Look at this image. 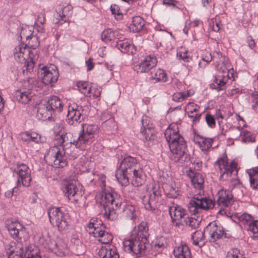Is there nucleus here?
<instances>
[{
  "mask_svg": "<svg viewBox=\"0 0 258 258\" xmlns=\"http://www.w3.org/2000/svg\"><path fill=\"white\" fill-rule=\"evenodd\" d=\"M37 82L33 78H29L24 81L22 89L17 90L14 95L15 98L22 104H27L35 95Z\"/></svg>",
  "mask_w": 258,
  "mask_h": 258,
  "instance_id": "7",
  "label": "nucleus"
},
{
  "mask_svg": "<svg viewBox=\"0 0 258 258\" xmlns=\"http://www.w3.org/2000/svg\"><path fill=\"white\" fill-rule=\"evenodd\" d=\"M45 20V17L43 14H40L38 16L37 20L35 21V24L36 25H38V24L43 25Z\"/></svg>",
  "mask_w": 258,
  "mask_h": 258,
  "instance_id": "59",
  "label": "nucleus"
},
{
  "mask_svg": "<svg viewBox=\"0 0 258 258\" xmlns=\"http://www.w3.org/2000/svg\"><path fill=\"white\" fill-rule=\"evenodd\" d=\"M145 58L139 64H137L135 66V70L138 73H143L145 72Z\"/></svg>",
  "mask_w": 258,
  "mask_h": 258,
  "instance_id": "54",
  "label": "nucleus"
},
{
  "mask_svg": "<svg viewBox=\"0 0 258 258\" xmlns=\"http://www.w3.org/2000/svg\"><path fill=\"white\" fill-rule=\"evenodd\" d=\"M117 46L123 53L133 54L134 52V45L127 41H119L117 43Z\"/></svg>",
  "mask_w": 258,
  "mask_h": 258,
  "instance_id": "32",
  "label": "nucleus"
},
{
  "mask_svg": "<svg viewBox=\"0 0 258 258\" xmlns=\"http://www.w3.org/2000/svg\"><path fill=\"white\" fill-rule=\"evenodd\" d=\"M156 194L155 192L153 195L150 194L149 196L148 203L146 204V210L151 211L153 213L157 215L159 211L157 209V205L156 202Z\"/></svg>",
  "mask_w": 258,
  "mask_h": 258,
  "instance_id": "29",
  "label": "nucleus"
},
{
  "mask_svg": "<svg viewBox=\"0 0 258 258\" xmlns=\"http://www.w3.org/2000/svg\"><path fill=\"white\" fill-rule=\"evenodd\" d=\"M84 111L83 107L73 103L69 106L67 116L68 123L72 125L76 126L83 119L82 114Z\"/></svg>",
  "mask_w": 258,
  "mask_h": 258,
  "instance_id": "13",
  "label": "nucleus"
},
{
  "mask_svg": "<svg viewBox=\"0 0 258 258\" xmlns=\"http://www.w3.org/2000/svg\"><path fill=\"white\" fill-rule=\"evenodd\" d=\"M17 174L19 175L23 185L29 186L30 185L32 178L30 175V170L27 165L22 164L17 167L15 170Z\"/></svg>",
  "mask_w": 258,
  "mask_h": 258,
  "instance_id": "17",
  "label": "nucleus"
},
{
  "mask_svg": "<svg viewBox=\"0 0 258 258\" xmlns=\"http://www.w3.org/2000/svg\"><path fill=\"white\" fill-rule=\"evenodd\" d=\"M216 68L220 73H222L224 74H226L229 70V69L226 68L224 62L222 64L221 63H217L216 65Z\"/></svg>",
  "mask_w": 258,
  "mask_h": 258,
  "instance_id": "56",
  "label": "nucleus"
},
{
  "mask_svg": "<svg viewBox=\"0 0 258 258\" xmlns=\"http://www.w3.org/2000/svg\"><path fill=\"white\" fill-rule=\"evenodd\" d=\"M99 238H100L99 239V241L102 243L108 244L112 241L113 239V236L110 233L106 232L104 230V233L102 234V235H100Z\"/></svg>",
  "mask_w": 258,
  "mask_h": 258,
  "instance_id": "41",
  "label": "nucleus"
},
{
  "mask_svg": "<svg viewBox=\"0 0 258 258\" xmlns=\"http://www.w3.org/2000/svg\"><path fill=\"white\" fill-rule=\"evenodd\" d=\"M30 32L31 31L27 27H24L21 25H20L17 28V34L19 35L20 40H22L23 38L26 39V36L30 35Z\"/></svg>",
  "mask_w": 258,
  "mask_h": 258,
  "instance_id": "37",
  "label": "nucleus"
},
{
  "mask_svg": "<svg viewBox=\"0 0 258 258\" xmlns=\"http://www.w3.org/2000/svg\"><path fill=\"white\" fill-rule=\"evenodd\" d=\"M21 246H22L21 243H16V242L14 241H12L9 243L5 244V248L7 255L9 256V255L12 254L15 251V250H17L18 248H20Z\"/></svg>",
  "mask_w": 258,
  "mask_h": 258,
  "instance_id": "33",
  "label": "nucleus"
},
{
  "mask_svg": "<svg viewBox=\"0 0 258 258\" xmlns=\"http://www.w3.org/2000/svg\"><path fill=\"white\" fill-rule=\"evenodd\" d=\"M176 258H191V253L188 246L186 244H181L176 246L173 251Z\"/></svg>",
  "mask_w": 258,
  "mask_h": 258,
  "instance_id": "23",
  "label": "nucleus"
},
{
  "mask_svg": "<svg viewBox=\"0 0 258 258\" xmlns=\"http://www.w3.org/2000/svg\"><path fill=\"white\" fill-rule=\"evenodd\" d=\"M187 175L191 179V182L195 188L199 189L203 188L204 179L201 174L195 172L193 170L189 169Z\"/></svg>",
  "mask_w": 258,
  "mask_h": 258,
  "instance_id": "21",
  "label": "nucleus"
},
{
  "mask_svg": "<svg viewBox=\"0 0 258 258\" xmlns=\"http://www.w3.org/2000/svg\"><path fill=\"white\" fill-rule=\"evenodd\" d=\"M137 160L131 156L124 158L117 168L115 177L118 182L124 186L129 183V179L133 178L132 184L136 186H141L145 183V174L143 169H136Z\"/></svg>",
  "mask_w": 258,
  "mask_h": 258,
  "instance_id": "1",
  "label": "nucleus"
},
{
  "mask_svg": "<svg viewBox=\"0 0 258 258\" xmlns=\"http://www.w3.org/2000/svg\"><path fill=\"white\" fill-rule=\"evenodd\" d=\"M218 165L222 174L220 178L223 180H226L232 175L233 172L236 170L237 163L232 161L229 164L227 155L224 154L223 156L218 159L215 163V165Z\"/></svg>",
  "mask_w": 258,
  "mask_h": 258,
  "instance_id": "12",
  "label": "nucleus"
},
{
  "mask_svg": "<svg viewBox=\"0 0 258 258\" xmlns=\"http://www.w3.org/2000/svg\"><path fill=\"white\" fill-rule=\"evenodd\" d=\"M157 59L155 57H152L151 55L146 56V71L147 70L152 69L157 64ZM148 79L152 83H155L160 81L166 82V74L163 70L153 69L150 72H147Z\"/></svg>",
  "mask_w": 258,
  "mask_h": 258,
  "instance_id": "10",
  "label": "nucleus"
},
{
  "mask_svg": "<svg viewBox=\"0 0 258 258\" xmlns=\"http://www.w3.org/2000/svg\"><path fill=\"white\" fill-rule=\"evenodd\" d=\"M218 205L222 207H228L232 202L233 196L230 190L221 189L217 193Z\"/></svg>",
  "mask_w": 258,
  "mask_h": 258,
  "instance_id": "18",
  "label": "nucleus"
},
{
  "mask_svg": "<svg viewBox=\"0 0 258 258\" xmlns=\"http://www.w3.org/2000/svg\"><path fill=\"white\" fill-rule=\"evenodd\" d=\"M197 137H199L202 140V141H198L197 143L199 145L200 149L203 151H207L211 147L213 140L211 138H205L201 135H198Z\"/></svg>",
  "mask_w": 258,
  "mask_h": 258,
  "instance_id": "30",
  "label": "nucleus"
},
{
  "mask_svg": "<svg viewBox=\"0 0 258 258\" xmlns=\"http://www.w3.org/2000/svg\"><path fill=\"white\" fill-rule=\"evenodd\" d=\"M103 126L108 127V130L112 131L116 128V125L113 118H109L103 122Z\"/></svg>",
  "mask_w": 258,
  "mask_h": 258,
  "instance_id": "49",
  "label": "nucleus"
},
{
  "mask_svg": "<svg viewBox=\"0 0 258 258\" xmlns=\"http://www.w3.org/2000/svg\"><path fill=\"white\" fill-rule=\"evenodd\" d=\"M246 172L249 176L251 187L258 189V166L247 169Z\"/></svg>",
  "mask_w": 258,
  "mask_h": 258,
  "instance_id": "25",
  "label": "nucleus"
},
{
  "mask_svg": "<svg viewBox=\"0 0 258 258\" xmlns=\"http://www.w3.org/2000/svg\"><path fill=\"white\" fill-rule=\"evenodd\" d=\"M239 135H242V140L244 142H254L255 141L254 138L253 137L251 133L248 131L241 132Z\"/></svg>",
  "mask_w": 258,
  "mask_h": 258,
  "instance_id": "44",
  "label": "nucleus"
},
{
  "mask_svg": "<svg viewBox=\"0 0 258 258\" xmlns=\"http://www.w3.org/2000/svg\"><path fill=\"white\" fill-rule=\"evenodd\" d=\"M207 232H204L201 230H197L191 236L192 243L195 245H199L200 247L203 246L205 244V234Z\"/></svg>",
  "mask_w": 258,
  "mask_h": 258,
  "instance_id": "28",
  "label": "nucleus"
},
{
  "mask_svg": "<svg viewBox=\"0 0 258 258\" xmlns=\"http://www.w3.org/2000/svg\"><path fill=\"white\" fill-rule=\"evenodd\" d=\"M133 25L135 27V30L137 32H140L142 30L143 27L145 24L143 19L140 16L134 17L133 18Z\"/></svg>",
  "mask_w": 258,
  "mask_h": 258,
  "instance_id": "35",
  "label": "nucleus"
},
{
  "mask_svg": "<svg viewBox=\"0 0 258 258\" xmlns=\"http://www.w3.org/2000/svg\"><path fill=\"white\" fill-rule=\"evenodd\" d=\"M46 104L53 113L54 111L60 112L63 108L62 102L57 97L55 96L50 98Z\"/></svg>",
  "mask_w": 258,
  "mask_h": 258,
  "instance_id": "26",
  "label": "nucleus"
},
{
  "mask_svg": "<svg viewBox=\"0 0 258 258\" xmlns=\"http://www.w3.org/2000/svg\"><path fill=\"white\" fill-rule=\"evenodd\" d=\"M25 250L21 246L12 254L9 255L8 258H25Z\"/></svg>",
  "mask_w": 258,
  "mask_h": 258,
  "instance_id": "43",
  "label": "nucleus"
},
{
  "mask_svg": "<svg viewBox=\"0 0 258 258\" xmlns=\"http://www.w3.org/2000/svg\"><path fill=\"white\" fill-rule=\"evenodd\" d=\"M41 78L42 82L45 85H49L56 82L59 77L58 71L55 66L50 67H43L40 69Z\"/></svg>",
  "mask_w": 258,
  "mask_h": 258,
  "instance_id": "14",
  "label": "nucleus"
},
{
  "mask_svg": "<svg viewBox=\"0 0 258 258\" xmlns=\"http://www.w3.org/2000/svg\"><path fill=\"white\" fill-rule=\"evenodd\" d=\"M157 137L155 135L154 131L150 127H146V141H148V146L151 147L153 145L156 140Z\"/></svg>",
  "mask_w": 258,
  "mask_h": 258,
  "instance_id": "36",
  "label": "nucleus"
},
{
  "mask_svg": "<svg viewBox=\"0 0 258 258\" xmlns=\"http://www.w3.org/2000/svg\"><path fill=\"white\" fill-rule=\"evenodd\" d=\"M153 244H154V249H155V251H157V254L159 253L160 249L164 247V244L161 243L158 240L153 241Z\"/></svg>",
  "mask_w": 258,
  "mask_h": 258,
  "instance_id": "57",
  "label": "nucleus"
},
{
  "mask_svg": "<svg viewBox=\"0 0 258 258\" xmlns=\"http://www.w3.org/2000/svg\"><path fill=\"white\" fill-rule=\"evenodd\" d=\"M239 219L244 224L250 223L253 221L252 219V217L250 215L247 214L246 213H244L240 215L239 217Z\"/></svg>",
  "mask_w": 258,
  "mask_h": 258,
  "instance_id": "51",
  "label": "nucleus"
},
{
  "mask_svg": "<svg viewBox=\"0 0 258 258\" xmlns=\"http://www.w3.org/2000/svg\"><path fill=\"white\" fill-rule=\"evenodd\" d=\"M174 3H177L174 0H163V4L164 5L170 6H172L173 7H175V5L174 4Z\"/></svg>",
  "mask_w": 258,
  "mask_h": 258,
  "instance_id": "64",
  "label": "nucleus"
},
{
  "mask_svg": "<svg viewBox=\"0 0 258 258\" xmlns=\"http://www.w3.org/2000/svg\"><path fill=\"white\" fill-rule=\"evenodd\" d=\"M116 32L111 29L104 30L101 34V40L104 42L110 41L115 37Z\"/></svg>",
  "mask_w": 258,
  "mask_h": 258,
  "instance_id": "34",
  "label": "nucleus"
},
{
  "mask_svg": "<svg viewBox=\"0 0 258 258\" xmlns=\"http://www.w3.org/2000/svg\"><path fill=\"white\" fill-rule=\"evenodd\" d=\"M215 202L212 200L203 197L201 195H195L188 204L189 212L194 215L195 217H186L184 220L186 225L194 229L198 228L201 224L202 217L196 215L204 210H207L213 208Z\"/></svg>",
  "mask_w": 258,
  "mask_h": 258,
  "instance_id": "3",
  "label": "nucleus"
},
{
  "mask_svg": "<svg viewBox=\"0 0 258 258\" xmlns=\"http://www.w3.org/2000/svg\"><path fill=\"white\" fill-rule=\"evenodd\" d=\"M188 92H177L172 95V99L175 102H182L189 96Z\"/></svg>",
  "mask_w": 258,
  "mask_h": 258,
  "instance_id": "40",
  "label": "nucleus"
},
{
  "mask_svg": "<svg viewBox=\"0 0 258 258\" xmlns=\"http://www.w3.org/2000/svg\"><path fill=\"white\" fill-rule=\"evenodd\" d=\"M204 232H207V234H209L211 242H215L222 237L225 238L232 237V235L229 231H225L222 226L217 225L215 222L210 223L204 228Z\"/></svg>",
  "mask_w": 258,
  "mask_h": 258,
  "instance_id": "11",
  "label": "nucleus"
},
{
  "mask_svg": "<svg viewBox=\"0 0 258 258\" xmlns=\"http://www.w3.org/2000/svg\"><path fill=\"white\" fill-rule=\"evenodd\" d=\"M215 59H218V60L216 61V63H223L225 60V57L223 56L222 54L220 51H216L214 53L213 56V59L215 60Z\"/></svg>",
  "mask_w": 258,
  "mask_h": 258,
  "instance_id": "52",
  "label": "nucleus"
},
{
  "mask_svg": "<svg viewBox=\"0 0 258 258\" xmlns=\"http://www.w3.org/2000/svg\"><path fill=\"white\" fill-rule=\"evenodd\" d=\"M205 120L208 125L211 128H214L216 125L215 119L213 115L207 113L205 115Z\"/></svg>",
  "mask_w": 258,
  "mask_h": 258,
  "instance_id": "48",
  "label": "nucleus"
},
{
  "mask_svg": "<svg viewBox=\"0 0 258 258\" xmlns=\"http://www.w3.org/2000/svg\"><path fill=\"white\" fill-rule=\"evenodd\" d=\"M77 246H78L79 247H77L76 254L79 255L83 254L84 253L83 245L82 244H80V245H77Z\"/></svg>",
  "mask_w": 258,
  "mask_h": 258,
  "instance_id": "63",
  "label": "nucleus"
},
{
  "mask_svg": "<svg viewBox=\"0 0 258 258\" xmlns=\"http://www.w3.org/2000/svg\"><path fill=\"white\" fill-rule=\"evenodd\" d=\"M6 227L12 237L15 239H25L28 237L26 228L19 222L7 224Z\"/></svg>",
  "mask_w": 258,
  "mask_h": 258,
  "instance_id": "15",
  "label": "nucleus"
},
{
  "mask_svg": "<svg viewBox=\"0 0 258 258\" xmlns=\"http://www.w3.org/2000/svg\"><path fill=\"white\" fill-rule=\"evenodd\" d=\"M251 102L253 103L252 107L254 108L258 104V94H252L251 96Z\"/></svg>",
  "mask_w": 258,
  "mask_h": 258,
  "instance_id": "61",
  "label": "nucleus"
},
{
  "mask_svg": "<svg viewBox=\"0 0 258 258\" xmlns=\"http://www.w3.org/2000/svg\"><path fill=\"white\" fill-rule=\"evenodd\" d=\"M177 55L179 57V59L183 60L184 61L188 62L189 59H190L188 56H187L186 52L177 53Z\"/></svg>",
  "mask_w": 258,
  "mask_h": 258,
  "instance_id": "58",
  "label": "nucleus"
},
{
  "mask_svg": "<svg viewBox=\"0 0 258 258\" xmlns=\"http://www.w3.org/2000/svg\"><path fill=\"white\" fill-rule=\"evenodd\" d=\"M47 215L50 224L53 227L57 228L61 231L67 229L69 226V215L60 208L53 207L47 210Z\"/></svg>",
  "mask_w": 258,
  "mask_h": 258,
  "instance_id": "6",
  "label": "nucleus"
},
{
  "mask_svg": "<svg viewBox=\"0 0 258 258\" xmlns=\"http://www.w3.org/2000/svg\"><path fill=\"white\" fill-rule=\"evenodd\" d=\"M66 133L56 136L55 140H58V146L54 147L55 152L54 166L56 168H63L68 164V157L64 148L63 144L66 142Z\"/></svg>",
  "mask_w": 258,
  "mask_h": 258,
  "instance_id": "9",
  "label": "nucleus"
},
{
  "mask_svg": "<svg viewBox=\"0 0 258 258\" xmlns=\"http://www.w3.org/2000/svg\"><path fill=\"white\" fill-rule=\"evenodd\" d=\"M247 41L248 43V46L251 49H253L255 46V43L254 42V40L251 37V36H249L247 37Z\"/></svg>",
  "mask_w": 258,
  "mask_h": 258,
  "instance_id": "62",
  "label": "nucleus"
},
{
  "mask_svg": "<svg viewBox=\"0 0 258 258\" xmlns=\"http://www.w3.org/2000/svg\"><path fill=\"white\" fill-rule=\"evenodd\" d=\"M98 255L100 258H119L116 247L110 244L102 246Z\"/></svg>",
  "mask_w": 258,
  "mask_h": 258,
  "instance_id": "20",
  "label": "nucleus"
},
{
  "mask_svg": "<svg viewBox=\"0 0 258 258\" xmlns=\"http://www.w3.org/2000/svg\"><path fill=\"white\" fill-rule=\"evenodd\" d=\"M30 54L29 49L24 46V44H21L16 47L14 51L15 59L21 63H25L30 56Z\"/></svg>",
  "mask_w": 258,
  "mask_h": 258,
  "instance_id": "19",
  "label": "nucleus"
},
{
  "mask_svg": "<svg viewBox=\"0 0 258 258\" xmlns=\"http://www.w3.org/2000/svg\"><path fill=\"white\" fill-rule=\"evenodd\" d=\"M25 258H41L40 255L38 254L37 251L32 250L29 248L25 249Z\"/></svg>",
  "mask_w": 258,
  "mask_h": 258,
  "instance_id": "47",
  "label": "nucleus"
},
{
  "mask_svg": "<svg viewBox=\"0 0 258 258\" xmlns=\"http://www.w3.org/2000/svg\"><path fill=\"white\" fill-rule=\"evenodd\" d=\"M156 255L157 251H155L154 249V244H153V241L151 243L149 242L147 236L146 235V255Z\"/></svg>",
  "mask_w": 258,
  "mask_h": 258,
  "instance_id": "42",
  "label": "nucleus"
},
{
  "mask_svg": "<svg viewBox=\"0 0 258 258\" xmlns=\"http://www.w3.org/2000/svg\"><path fill=\"white\" fill-rule=\"evenodd\" d=\"M110 11L113 15H114L116 19H121L122 14L119 12L120 9L118 5L116 4L112 5L110 6Z\"/></svg>",
  "mask_w": 258,
  "mask_h": 258,
  "instance_id": "46",
  "label": "nucleus"
},
{
  "mask_svg": "<svg viewBox=\"0 0 258 258\" xmlns=\"http://www.w3.org/2000/svg\"><path fill=\"white\" fill-rule=\"evenodd\" d=\"M226 258H245L243 254L240 253L239 249L233 248L229 250L226 256Z\"/></svg>",
  "mask_w": 258,
  "mask_h": 258,
  "instance_id": "39",
  "label": "nucleus"
},
{
  "mask_svg": "<svg viewBox=\"0 0 258 258\" xmlns=\"http://www.w3.org/2000/svg\"><path fill=\"white\" fill-rule=\"evenodd\" d=\"M247 230L253 233V237L258 238V220L249 223Z\"/></svg>",
  "mask_w": 258,
  "mask_h": 258,
  "instance_id": "38",
  "label": "nucleus"
},
{
  "mask_svg": "<svg viewBox=\"0 0 258 258\" xmlns=\"http://www.w3.org/2000/svg\"><path fill=\"white\" fill-rule=\"evenodd\" d=\"M145 223L141 222L135 229V236L123 241V250L127 254L140 257L145 250Z\"/></svg>",
  "mask_w": 258,
  "mask_h": 258,
  "instance_id": "4",
  "label": "nucleus"
},
{
  "mask_svg": "<svg viewBox=\"0 0 258 258\" xmlns=\"http://www.w3.org/2000/svg\"><path fill=\"white\" fill-rule=\"evenodd\" d=\"M61 189L64 195L67 197L69 200L71 198L74 197V200L77 201L78 199H76L78 196L77 186L72 183H67L64 184L62 187Z\"/></svg>",
  "mask_w": 258,
  "mask_h": 258,
  "instance_id": "24",
  "label": "nucleus"
},
{
  "mask_svg": "<svg viewBox=\"0 0 258 258\" xmlns=\"http://www.w3.org/2000/svg\"><path fill=\"white\" fill-rule=\"evenodd\" d=\"M168 188V194L169 196L172 198H176L179 194V190L172 185L169 186Z\"/></svg>",
  "mask_w": 258,
  "mask_h": 258,
  "instance_id": "53",
  "label": "nucleus"
},
{
  "mask_svg": "<svg viewBox=\"0 0 258 258\" xmlns=\"http://www.w3.org/2000/svg\"><path fill=\"white\" fill-rule=\"evenodd\" d=\"M168 206V211L172 222L180 221L187 215L186 210L181 206L172 203Z\"/></svg>",
  "mask_w": 258,
  "mask_h": 258,
  "instance_id": "16",
  "label": "nucleus"
},
{
  "mask_svg": "<svg viewBox=\"0 0 258 258\" xmlns=\"http://www.w3.org/2000/svg\"><path fill=\"white\" fill-rule=\"evenodd\" d=\"M117 197V194L112 191L104 190L102 192L100 204L104 210L103 215L107 219L113 220L117 217L115 209L121 206L120 199Z\"/></svg>",
  "mask_w": 258,
  "mask_h": 258,
  "instance_id": "5",
  "label": "nucleus"
},
{
  "mask_svg": "<svg viewBox=\"0 0 258 258\" xmlns=\"http://www.w3.org/2000/svg\"><path fill=\"white\" fill-rule=\"evenodd\" d=\"M93 221L90 222L88 226V228L89 230L92 229V228H98L100 227H105L103 226V223L101 220H92Z\"/></svg>",
  "mask_w": 258,
  "mask_h": 258,
  "instance_id": "50",
  "label": "nucleus"
},
{
  "mask_svg": "<svg viewBox=\"0 0 258 258\" xmlns=\"http://www.w3.org/2000/svg\"><path fill=\"white\" fill-rule=\"evenodd\" d=\"M105 228V227H100L98 228H92V229L89 230L88 229V231L90 234H93L94 237H99L100 235H102L104 233V230L103 229Z\"/></svg>",
  "mask_w": 258,
  "mask_h": 258,
  "instance_id": "45",
  "label": "nucleus"
},
{
  "mask_svg": "<svg viewBox=\"0 0 258 258\" xmlns=\"http://www.w3.org/2000/svg\"><path fill=\"white\" fill-rule=\"evenodd\" d=\"M82 130L80 132L79 136L76 141H74L73 144L78 148L82 149L92 141L94 135L99 130L98 126L94 124H82Z\"/></svg>",
  "mask_w": 258,
  "mask_h": 258,
  "instance_id": "8",
  "label": "nucleus"
},
{
  "mask_svg": "<svg viewBox=\"0 0 258 258\" xmlns=\"http://www.w3.org/2000/svg\"><path fill=\"white\" fill-rule=\"evenodd\" d=\"M227 79L225 76H218L215 77L214 80V84L210 85V88L212 89H215L218 91L220 90H223L226 89V84L227 82Z\"/></svg>",
  "mask_w": 258,
  "mask_h": 258,
  "instance_id": "27",
  "label": "nucleus"
},
{
  "mask_svg": "<svg viewBox=\"0 0 258 258\" xmlns=\"http://www.w3.org/2000/svg\"><path fill=\"white\" fill-rule=\"evenodd\" d=\"M93 59L89 58L87 61H86V64L87 67V71H90L94 67V64L92 61Z\"/></svg>",
  "mask_w": 258,
  "mask_h": 258,
  "instance_id": "60",
  "label": "nucleus"
},
{
  "mask_svg": "<svg viewBox=\"0 0 258 258\" xmlns=\"http://www.w3.org/2000/svg\"><path fill=\"white\" fill-rule=\"evenodd\" d=\"M26 40L28 42L24 44V46L29 49V48L35 49L39 45L40 42L38 37L36 35H32V34H30V35L26 36Z\"/></svg>",
  "mask_w": 258,
  "mask_h": 258,
  "instance_id": "31",
  "label": "nucleus"
},
{
  "mask_svg": "<svg viewBox=\"0 0 258 258\" xmlns=\"http://www.w3.org/2000/svg\"><path fill=\"white\" fill-rule=\"evenodd\" d=\"M164 135L171 152V160L175 162L189 163L190 156L187 153L186 144L183 138L178 134V132L171 128H167Z\"/></svg>",
  "mask_w": 258,
  "mask_h": 258,
  "instance_id": "2",
  "label": "nucleus"
},
{
  "mask_svg": "<svg viewBox=\"0 0 258 258\" xmlns=\"http://www.w3.org/2000/svg\"><path fill=\"white\" fill-rule=\"evenodd\" d=\"M29 141L35 143H38L40 141V137L38 134L36 133H29Z\"/></svg>",
  "mask_w": 258,
  "mask_h": 258,
  "instance_id": "55",
  "label": "nucleus"
},
{
  "mask_svg": "<svg viewBox=\"0 0 258 258\" xmlns=\"http://www.w3.org/2000/svg\"><path fill=\"white\" fill-rule=\"evenodd\" d=\"M53 112L47 104H40L37 107L36 116L39 119L45 120L51 118Z\"/></svg>",
  "mask_w": 258,
  "mask_h": 258,
  "instance_id": "22",
  "label": "nucleus"
}]
</instances>
